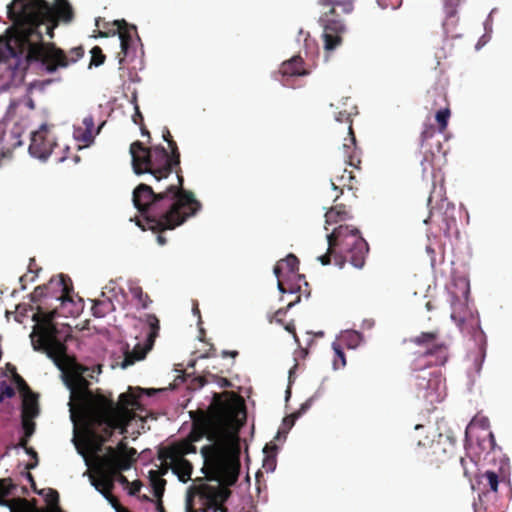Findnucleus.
I'll return each instance as SVG.
<instances>
[{
  "label": "nucleus",
  "instance_id": "f257e3e1",
  "mask_svg": "<svg viewBox=\"0 0 512 512\" xmlns=\"http://www.w3.org/2000/svg\"><path fill=\"white\" fill-rule=\"evenodd\" d=\"M167 144L170 152L162 145L145 147L139 140L130 145L133 171L137 175L150 174L153 182L140 183L132 195L133 204L146 223L137 219L136 225L144 231L173 230L202 208L194 193L184 188L177 143L173 139Z\"/></svg>",
  "mask_w": 512,
  "mask_h": 512
},
{
  "label": "nucleus",
  "instance_id": "f03ea898",
  "mask_svg": "<svg viewBox=\"0 0 512 512\" xmlns=\"http://www.w3.org/2000/svg\"><path fill=\"white\" fill-rule=\"evenodd\" d=\"M228 392L214 393L213 400L206 414L195 421L200 433L194 440L203 435L213 442L201 448L204 459L202 471L216 485H200L196 487L205 506V512H227L225 502L231 496L229 486L234 485L240 470V445L236 439L222 440L226 430L234 418L235 408L230 400L224 399Z\"/></svg>",
  "mask_w": 512,
  "mask_h": 512
},
{
  "label": "nucleus",
  "instance_id": "7ed1b4c3",
  "mask_svg": "<svg viewBox=\"0 0 512 512\" xmlns=\"http://www.w3.org/2000/svg\"><path fill=\"white\" fill-rule=\"evenodd\" d=\"M57 314L56 309L44 311L38 306L33 316L37 324L30 335L31 343L35 351L46 354L62 372L71 394L69 405L76 438L86 446L99 410L97 401L104 394L90 390V383L83 376L87 369L75 357L68 355L66 341L71 336L69 327H58L54 322Z\"/></svg>",
  "mask_w": 512,
  "mask_h": 512
},
{
  "label": "nucleus",
  "instance_id": "20e7f679",
  "mask_svg": "<svg viewBox=\"0 0 512 512\" xmlns=\"http://www.w3.org/2000/svg\"><path fill=\"white\" fill-rule=\"evenodd\" d=\"M84 56L82 46L66 53L53 44L43 42L42 34H1L0 66L10 70L11 77L24 72L30 64L40 62L48 73L66 68Z\"/></svg>",
  "mask_w": 512,
  "mask_h": 512
},
{
  "label": "nucleus",
  "instance_id": "39448f33",
  "mask_svg": "<svg viewBox=\"0 0 512 512\" xmlns=\"http://www.w3.org/2000/svg\"><path fill=\"white\" fill-rule=\"evenodd\" d=\"M6 14L11 25L4 32H54L76 18L69 0H12Z\"/></svg>",
  "mask_w": 512,
  "mask_h": 512
},
{
  "label": "nucleus",
  "instance_id": "423d86ee",
  "mask_svg": "<svg viewBox=\"0 0 512 512\" xmlns=\"http://www.w3.org/2000/svg\"><path fill=\"white\" fill-rule=\"evenodd\" d=\"M139 406L138 398L130 392L121 393L118 401H114L111 393L98 399V413L95 418L92 434L89 436L86 448L93 453L103 451L115 433L125 435L135 417L134 409Z\"/></svg>",
  "mask_w": 512,
  "mask_h": 512
},
{
  "label": "nucleus",
  "instance_id": "0eeeda50",
  "mask_svg": "<svg viewBox=\"0 0 512 512\" xmlns=\"http://www.w3.org/2000/svg\"><path fill=\"white\" fill-rule=\"evenodd\" d=\"M327 252L318 257L322 265L331 263V257L340 268L346 261L362 269L369 252V245L356 227L339 225L327 236Z\"/></svg>",
  "mask_w": 512,
  "mask_h": 512
},
{
  "label": "nucleus",
  "instance_id": "6e6552de",
  "mask_svg": "<svg viewBox=\"0 0 512 512\" xmlns=\"http://www.w3.org/2000/svg\"><path fill=\"white\" fill-rule=\"evenodd\" d=\"M415 457L431 470L446 469L455 458L456 438L449 434L428 431L424 437L412 438Z\"/></svg>",
  "mask_w": 512,
  "mask_h": 512
},
{
  "label": "nucleus",
  "instance_id": "1a4fd4ad",
  "mask_svg": "<svg viewBox=\"0 0 512 512\" xmlns=\"http://www.w3.org/2000/svg\"><path fill=\"white\" fill-rule=\"evenodd\" d=\"M319 5L328 7V11L319 17V24L324 32H344L346 25L344 19L337 12L341 9L344 15L351 14L354 10L353 0H318Z\"/></svg>",
  "mask_w": 512,
  "mask_h": 512
},
{
  "label": "nucleus",
  "instance_id": "9d476101",
  "mask_svg": "<svg viewBox=\"0 0 512 512\" xmlns=\"http://www.w3.org/2000/svg\"><path fill=\"white\" fill-rule=\"evenodd\" d=\"M73 285L71 279L63 274L57 278H52L48 284L37 286L31 293L30 298L33 303H38L42 298L51 295L61 304L72 302Z\"/></svg>",
  "mask_w": 512,
  "mask_h": 512
},
{
  "label": "nucleus",
  "instance_id": "9b49d317",
  "mask_svg": "<svg viewBox=\"0 0 512 512\" xmlns=\"http://www.w3.org/2000/svg\"><path fill=\"white\" fill-rule=\"evenodd\" d=\"M145 322L149 328L146 336L145 344H136L132 351L128 349L124 352V359L122 362V368H127L133 365L136 361L143 360L146 354L154 346L156 338L159 336L160 321L155 314H146Z\"/></svg>",
  "mask_w": 512,
  "mask_h": 512
},
{
  "label": "nucleus",
  "instance_id": "f8f14e48",
  "mask_svg": "<svg viewBox=\"0 0 512 512\" xmlns=\"http://www.w3.org/2000/svg\"><path fill=\"white\" fill-rule=\"evenodd\" d=\"M78 442L85 448L88 453L95 455L97 460L106 462L107 464H110L114 467H122L123 465H127L128 470L131 468L133 462L135 461V455L137 454V451L134 448L128 447L125 439L119 441L116 447L107 446L103 455H99L101 452H90L81 441L78 440Z\"/></svg>",
  "mask_w": 512,
  "mask_h": 512
},
{
  "label": "nucleus",
  "instance_id": "ddd939ff",
  "mask_svg": "<svg viewBox=\"0 0 512 512\" xmlns=\"http://www.w3.org/2000/svg\"><path fill=\"white\" fill-rule=\"evenodd\" d=\"M355 109L356 107L351 103L349 108H344L337 113L336 120L340 123L348 124L349 138L345 139L342 146L344 162L351 167L357 168L361 161L357 153L356 138L352 128L351 118Z\"/></svg>",
  "mask_w": 512,
  "mask_h": 512
},
{
  "label": "nucleus",
  "instance_id": "4468645a",
  "mask_svg": "<svg viewBox=\"0 0 512 512\" xmlns=\"http://www.w3.org/2000/svg\"><path fill=\"white\" fill-rule=\"evenodd\" d=\"M57 148L58 144L55 137L50 133L48 125L43 124L32 133L29 145V152L32 156L47 159L51 154H57L55 151Z\"/></svg>",
  "mask_w": 512,
  "mask_h": 512
},
{
  "label": "nucleus",
  "instance_id": "2eb2a0df",
  "mask_svg": "<svg viewBox=\"0 0 512 512\" xmlns=\"http://www.w3.org/2000/svg\"><path fill=\"white\" fill-rule=\"evenodd\" d=\"M411 342L425 348V356H435L436 364H444L447 360V346L440 340L438 330L422 332L420 335L411 339Z\"/></svg>",
  "mask_w": 512,
  "mask_h": 512
},
{
  "label": "nucleus",
  "instance_id": "dca6fc26",
  "mask_svg": "<svg viewBox=\"0 0 512 512\" xmlns=\"http://www.w3.org/2000/svg\"><path fill=\"white\" fill-rule=\"evenodd\" d=\"M460 465L463 469V475L472 483L473 477H477V483L482 486L483 491L497 492L499 484V476L496 472L487 470L482 474H478L477 463L470 457H459Z\"/></svg>",
  "mask_w": 512,
  "mask_h": 512
},
{
  "label": "nucleus",
  "instance_id": "f3484780",
  "mask_svg": "<svg viewBox=\"0 0 512 512\" xmlns=\"http://www.w3.org/2000/svg\"><path fill=\"white\" fill-rule=\"evenodd\" d=\"M128 470L127 465L122 467H114L106 462L97 460L96 476L91 477V484L103 496L113 491L116 481V476L119 472Z\"/></svg>",
  "mask_w": 512,
  "mask_h": 512
},
{
  "label": "nucleus",
  "instance_id": "a211bd4d",
  "mask_svg": "<svg viewBox=\"0 0 512 512\" xmlns=\"http://www.w3.org/2000/svg\"><path fill=\"white\" fill-rule=\"evenodd\" d=\"M120 39V63L132 62L139 54H143L142 42L139 34H117Z\"/></svg>",
  "mask_w": 512,
  "mask_h": 512
},
{
  "label": "nucleus",
  "instance_id": "6ab92c4d",
  "mask_svg": "<svg viewBox=\"0 0 512 512\" xmlns=\"http://www.w3.org/2000/svg\"><path fill=\"white\" fill-rule=\"evenodd\" d=\"M357 183L358 181L354 176L353 171H348L346 168L343 169L341 174H336L331 179L332 189L339 191L338 195H344L345 190H347L349 202L357 198Z\"/></svg>",
  "mask_w": 512,
  "mask_h": 512
},
{
  "label": "nucleus",
  "instance_id": "aec40b11",
  "mask_svg": "<svg viewBox=\"0 0 512 512\" xmlns=\"http://www.w3.org/2000/svg\"><path fill=\"white\" fill-rule=\"evenodd\" d=\"M469 293H470L469 283L463 282L462 299L455 296L454 294L452 295L451 318L459 327H462L463 323L466 320L467 314H469L468 307H467Z\"/></svg>",
  "mask_w": 512,
  "mask_h": 512
},
{
  "label": "nucleus",
  "instance_id": "412c9836",
  "mask_svg": "<svg viewBox=\"0 0 512 512\" xmlns=\"http://www.w3.org/2000/svg\"><path fill=\"white\" fill-rule=\"evenodd\" d=\"M273 272L277 278H304L303 275L299 274V259L292 253L278 261L274 266Z\"/></svg>",
  "mask_w": 512,
  "mask_h": 512
},
{
  "label": "nucleus",
  "instance_id": "4be33fe9",
  "mask_svg": "<svg viewBox=\"0 0 512 512\" xmlns=\"http://www.w3.org/2000/svg\"><path fill=\"white\" fill-rule=\"evenodd\" d=\"M195 452L196 447L191 442L183 441L161 448L158 452V458L162 462H167V460H173L175 458H185V455Z\"/></svg>",
  "mask_w": 512,
  "mask_h": 512
},
{
  "label": "nucleus",
  "instance_id": "5701e85b",
  "mask_svg": "<svg viewBox=\"0 0 512 512\" xmlns=\"http://www.w3.org/2000/svg\"><path fill=\"white\" fill-rule=\"evenodd\" d=\"M279 73L284 78L308 75V70L304 66V61L300 56H293L291 59L281 64ZM287 80L283 81V85H288Z\"/></svg>",
  "mask_w": 512,
  "mask_h": 512
},
{
  "label": "nucleus",
  "instance_id": "b1692460",
  "mask_svg": "<svg viewBox=\"0 0 512 512\" xmlns=\"http://www.w3.org/2000/svg\"><path fill=\"white\" fill-rule=\"evenodd\" d=\"M96 29L93 32H130L134 30L136 32L137 27L133 24H129L124 19L106 21L105 18L98 17L95 20Z\"/></svg>",
  "mask_w": 512,
  "mask_h": 512
},
{
  "label": "nucleus",
  "instance_id": "393cba45",
  "mask_svg": "<svg viewBox=\"0 0 512 512\" xmlns=\"http://www.w3.org/2000/svg\"><path fill=\"white\" fill-rule=\"evenodd\" d=\"M461 0H443V9L445 18L443 20V29L445 32L454 30L459 22L457 14L458 7L460 6Z\"/></svg>",
  "mask_w": 512,
  "mask_h": 512
},
{
  "label": "nucleus",
  "instance_id": "a878e982",
  "mask_svg": "<svg viewBox=\"0 0 512 512\" xmlns=\"http://www.w3.org/2000/svg\"><path fill=\"white\" fill-rule=\"evenodd\" d=\"M341 195H336L334 198L335 205L331 207L326 213V223L334 224L340 221H344L351 218L350 210L348 205L343 202H339Z\"/></svg>",
  "mask_w": 512,
  "mask_h": 512
},
{
  "label": "nucleus",
  "instance_id": "bb28decb",
  "mask_svg": "<svg viewBox=\"0 0 512 512\" xmlns=\"http://www.w3.org/2000/svg\"><path fill=\"white\" fill-rule=\"evenodd\" d=\"M163 463L171 468L173 473L178 476L181 482L186 483L191 479L193 466L187 459L175 458Z\"/></svg>",
  "mask_w": 512,
  "mask_h": 512
},
{
  "label": "nucleus",
  "instance_id": "cd10ccee",
  "mask_svg": "<svg viewBox=\"0 0 512 512\" xmlns=\"http://www.w3.org/2000/svg\"><path fill=\"white\" fill-rule=\"evenodd\" d=\"M22 398L21 417L36 418L39 415L37 395L30 393Z\"/></svg>",
  "mask_w": 512,
  "mask_h": 512
},
{
  "label": "nucleus",
  "instance_id": "c85d7f7f",
  "mask_svg": "<svg viewBox=\"0 0 512 512\" xmlns=\"http://www.w3.org/2000/svg\"><path fill=\"white\" fill-rule=\"evenodd\" d=\"M438 384H439L438 377H434V378H426L425 376L417 377L416 386L418 387L419 390H424L422 397L429 400L431 403L434 401L433 391L435 390V387Z\"/></svg>",
  "mask_w": 512,
  "mask_h": 512
},
{
  "label": "nucleus",
  "instance_id": "c756f323",
  "mask_svg": "<svg viewBox=\"0 0 512 512\" xmlns=\"http://www.w3.org/2000/svg\"><path fill=\"white\" fill-rule=\"evenodd\" d=\"M150 484L156 498H162L165 491L166 480L163 479L158 471L149 472Z\"/></svg>",
  "mask_w": 512,
  "mask_h": 512
},
{
  "label": "nucleus",
  "instance_id": "7c9ffc66",
  "mask_svg": "<svg viewBox=\"0 0 512 512\" xmlns=\"http://www.w3.org/2000/svg\"><path fill=\"white\" fill-rule=\"evenodd\" d=\"M311 405H312V399L310 398V399L306 400L297 411L286 416L283 419V425L285 427H287L288 429H291L293 427V425L295 424V421L299 417H301L311 407Z\"/></svg>",
  "mask_w": 512,
  "mask_h": 512
},
{
  "label": "nucleus",
  "instance_id": "2f4dec72",
  "mask_svg": "<svg viewBox=\"0 0 512 512\" xmlns=\"http://www.w3.org/2000/svg\"><path fill=\"white\" fill-rule=\"evenodd\" d=\"M132 297L137 300L141 308L147 309L149 305L152 303L151 298L147 293L143 291L140 286H133L129 289Z\"/></svg>",
  "mask_w": 512,
  "mask_h": 512
},
{
  "label": "nucleus",
  "instance_id": "473e14b6",
  "mask_svg": "<svg viewBox=\"0 0 512 512\" xmlns=\"http://www.w3.org/2000/svg\"><path fill=\"white\" fill-rule=\"evenodd\" d=\"M113 304L110 300L108 301H95L92 306L93 315L96 317H104L112 308Z\"/></svg>",
  "mask_w": 512,
  "mask_h": 512
},
{
  "label": "nucleus",
  "instance_id": "72a5a7b5",
  "mask_svg": "<svg viewBox=\"0 0 512 512\" xmlns=\"http://www.w3.org/2000/svg\"><path fill=\"white\" fill-rule=\"evenodd\" d=\"M450 109L448 106H446L445 108H442L440 109L439 111H437L436 115H435V119L438 123V127H439V131L440 132H444L448 126V121H449V118H450Z\"/></svg>",
  "mask_w": 512,
  "mask_h": 512
},
{
  "label": "nucleus",
  "instance_id": "f704fd0d",
  "mask_svg": "<svg viewBox=\"0 0 512 512\" xmlns=\"http://www.w3.org/2000/svg\"><path fill=\"white\" fill-rule=\"evenodd\" d=\"M106 56L103 54L101 48L99 46H94L91 49V61L89 66H100L104 63Z\"/></svg>",
  "mask_w": 512,
  "mask_h": 512
},
{
  "label": "nucleus",
  "instance_id": "c9c22d12",
  "mask_svg": "<svg viewBox=\"0 0 512 512\" xmlns=\"http://www.w3.org/2000/svg\"><path fill=\"white\" fill-rule=\"evenodd\" d=\"M75 138L86 145L91 144L94 141V133L91 131L83 130V128L79 127L75 129L74 132Z\"/></svg>",
  "mask_w": 512,
  "mask_h": 512
},
{
  "label": "nucleus",
  "instance_id": "e433bc0d",
  "mask_svg": "<svg viewBox=\"0 0 512 512\" xmlns=\"http://www.w3.org/2000/svg\"><path fill=\"white\" fill-rule=\"evenodd\" d=\"M324 45L327 51H332L341 43L340 34H323Z\"/></svg>",
  "mask_w": 512,
  "mask_h": 512
},
{
  "label": "nucleus",
  "instance_id": "4c0bfd02",
  "mask_svg": "<svg viewBox=\"0 0 512 512\" xmlns=\"http://www.w3.org/2000/svg\"><path fill=\"white\" fill-rule=\"evenodd\" d=\"M13 380L19 392L22 394V397L30 393H33L28 384L26 383V381L16 371L14 372Z\"/></svg>",
  "mask_w": 512,
  "mask_h": 512
},
{
  "label": "nucleus",
  "instance_id": "58836bf2",
  "mask_svg": "<svg viewBox=\"0 0 512 512\" xmlns=\"http://www.w3.org/2000/svg\"><path fill=\"white\" fill-rule=\"evenodd\" d=\"M333 349H334V352H335V358H334V368H339V367H343L346 365V358H345V354L344 352L342 351L341 347L339 344L337 343H333Z\"/></svg>",
  "mask_w": 512,
  "mask_h": 512
},
{
  "label": "nucleus",
  "instance_id": "ea45409f",
  "mask_svg": "<svg viewBox=\"0 0 512 512\" xmlns=\"http://www.w3.org/2000/svg\"><path fill=\"white\" fill-rule=\"evenodd\" d=\"M21 424L26 437H31L35 432L34 418L21 417Z\"/></svg>",
  "mask_w": 512,
  "mask_h": 512
},
{
  "label": "nucleus",
  "instance_id": "a19ab883",
  "mask_svg": "<svg viewBox=\"0 0 512 512\" xmlns=\"http://www.w3.org/2000/svg\"><path fill=\"white\" fill-rule=\"evenodd\" d=\"M377 3L382 9L395 10L401 6L402 0H377Z\"/></svg>",
  "mask_w": 512,
  "mask_h": 512
},
{
  "label": "nucleus",
  "instance_id": "79ce46f5",
  "mask_svg": "<svg viewBox=\"0 0 512 512\" xmlns=\"http://www.w3.org/2000/svg\"><path fill=\"white\" fill-rule=\"evenodd\" d=\"M48 496H49V498L47 499V502L50 505L55 506V512H63L58 506V502H59L58 492L56 490L50 489Z\"/></svg>",
  "mask_w": 512,
  "mask_h": 512
},
{
  "label": "nucleus",
  "instance_id": "37998d69",
  "mask_svg": "<svg viewBox=\"0 0 512 512\" xmlns=\"http://www.w3.org/2000/svg\"><path fill=\"white\" fill-rule=\"evenodd\" d=\"M435 134V128L432 125H427L424 130L422 131L420 138H421V145H424V142L428 139L432 138Z\"/></svg>",
  "mask_w": 512,
  "mask_h": 512
},
{
  "label": "nucleus",
  "instance_id": "c03bdc74",
  "mask_svg": "<svg viewBox=\"0 0 512 512\" xmlns=\"http://www.w3.org/2000/svg\"><path fill=\"white\" fill-rule=\"evenodd\" d=\"M278 279V284H277V287H278V290L281 292V293H286V292H289V293H294L295 292V289L293 287H289L287 288L285 286V283L289 280H291L290 278H287V277H280V278H277Z\"/></svg>",
  "mask_w": 512,
  "mask_h": 512
},
{
  "label": "nucleus",
  "instance_id": "a18cd8bd",
  "mask_svg": "<svg viewBox=\"0 0 512 512\" xmlns=\"http://www.w3.org/2000/svg\"><path fill=\"white\" fill-rule=\"evenodd\" d=\"M0 391L5 398H12L15 395L14 388L8 385L5 381L0 383Z\"/></svg>",
  "mask_w": 512,
  "mask_h": 512
},
{
  "label": "nucleus",
  "instance_id": "49530a36",
  "mask_svg": "<svg viewBox=\"0 0 512 512\" xmlns=\"http://www.w3.org/2000/svg\"><path fill=\"white\" fill-rule=\"evenodd\" d=\"M25 451L28 455H30L35 460V462H33V463H28L26 465V469L27 470L34 469L38 464V454L32 447L26 448Z\"/></svg>",
  "mask_w": 512,
  "mask_h": 512
},
{
  "label": "nucleus",
  "instance_id": "de8ad7c7",
  "mask_svg": "<svg viewBox=\"0 0 512 512\" xmlns=\"http://www.w3.org/2000/svg\"><path fill=\"white\" fill-rule=\"evenodd\" d=\"M104 498L111 504L113 508L116 509L117 512H120L122 509L119 500L110 492L109 494L105 495Z\"/></svg>",
  "mask_w": 512,
  "mask_h": 512
},
{
  "label": "nucleus",
  "instance_id": "09e8293b",
  "mask_svg": "<svg viewBox=\"0 0 512 512\" xmlns=\"http://www.w3.org/2000/svg\"><path fill=\"white\" fill-rule=\"evenodd\" d=\"M82 124L84 126L83 130H87V131L93 132V129H94V119H93V117L91 115L86 116L83 119Z\"/></svg>",
  "mask_w": 512,
  "mask_h": 512
},
{
  "label": "nucleus",
  "instance_id": "8fccbe9b",
  "mask_svg": "<svg viewBox=\"0 0 512 512\" xmlns=\"http://www.w3.org/2000/svg\"><path fill=\"white\" fill-rule=\"evenodd\" d=\"M132 120L137 125L144 124V118L138 106L135 107V113L132 116Z\"/></svg>",
  "mask_w": 512,
  "mask_h": 512
},
{
  "label": "nucleus",
  "instance_id": "3c124183",
  "mask_svg": "<svg viewBox=\"0 0 512 512\" xmlns=\"http://www.w3.org/2000/svg\"><path fill=\"white\" fill-rule=\"evenodd\" d=\"M36 276H37L36 274L30 275L28 273L21 276L19 279L20 283H21V288L25 289L27 282H33L35 280Z\"/></svg>",
  "mask_w": 512,
  "mask_h": 512
},
{
  "label": "nucleus",
  "instance_id": "603ef678",
  "mask_svg": "<svg viewBox=\"0 0 512 512\" xmlns=\"http://www.w3.org/2000/svg\"><path fill=\"white\" fill-rule=\"evenodd\" d=\"M496 12H497L496 8L492 9V11L490 12L488 18L484 22V30H485V32H491L492 31V19H493V15Z\"/></svg>",
  "mask_w": 512,
  "mask_h": 512
},
{
  "label": "nucleus",
  "instance_id": "864d4df0",
  "mask_svg": "<svg viewBox=\"0 0 512 512\" xmlns=\"http://www.w3.org/2000/svg\"><path fill=\"white\" fill-rule=\"evenodd\" d=\"M211 376L213 377V379L217 380L218 384L221 387H230L231 386V382L227 378L218 377L216 375H211Z\"/></svg>",
  "mask_w": 512,
  "mask_h": 512
},
{
  "label": "nucleus",
  "instance_id": "5fc2aeb1",
  "mask_svg": "<svg viewBox=\"0 0 512 512\" xmlns=\"http://www.w3.org/2000/svg\"><path fill=\"white\" fill-rule=\"evenodd\" d=\"M141 486H142V485H141V482H140V481H134V482L132 483V487H131V489H130V494H131V495H136V494L140 491Z\"/></svg>",
  "mask_w": 512,
  "mask_h": 512
},
{
  "label": "nucleus",
  "instance_id": "6e6d98bb",
  "mask_svg": "<svg viewBox=\"0 0 512 512\" xmlns=\"http://www.w3.org/2000/svg\"><path fill=\"white\" fill-rule=\"evenodd\" d=\"M239 355V352L236 351V350H232V351H229V350H223L221 352V356L223 358H226V357H232V358H236L237 356Z\"/></svg>",
  "mask_w": 512,
  "mask_h": 512
},
{
  "label": "nucleus",
  "instance_id": "4d7b16f0",
  "mask_svg": "<svg viewBox=\"0 0 512 512\" xmlns=\"http://www.w3.org/2000/svg\"><path fill=\"white\" fill-rule=\"evenodd\" d=\"M162 137H163L164 141H166V142L169 140H173L170 130L167 127H164Z\"/></svg>",
  "mask_w": 512,
  "mask_h": 512
},
{
  "label": "nucleus",
  "instance_id": "13d9d810",
  "mask_svg": "<svg viewBox=\"0 0 512 512\" xmlns=\"http://www.w3.org/2000/svg\"><path fill=\"white\" fill-rule=\"evenodd\" d=\"M156 511L157 512H166L165 507L163 505L162 498H157V500H156Z\"/></svg>",
  "mask_w": 512,
  "mask_h": 512
},
{
  "label": "nucleus",
  "instance_id": "bf43d9fd",
  "mask_svg": "<svg viewBox=\"0 0 512 512\" xmlns=\"http://www.w3.org/2000/svg\"><path fill=\"white\" fill-rule=\"evenodd\" d=\"M116 481H118L122 485L129 484L128 479L123 474H121V472H119V474L116 476Z\"/></svg>",
  "mask_w": 512,
  "mask_h": 512
},
{
  "label": "nucleus",
  "instance_id": "052dcab7",
  "mask_svg": "<svg viewBox=\"0 0 512 512\" xmlns=\"http://www.w3.org/2000/svg\"><path fill=\"white\" fill-rule=\"evenodd\" d=\"M139 127H140V130H141V134L143 136H146L148 138V142H150L151 135H150V132L148 131V129L146 128L145 124L139 125Z\"/></svg>",
  "mask_w": 512,
  "mask_h": 512
},
{
  "label": "nucleus",
  "instance_id": "680f3d73",
  "mask_svg": "<svg viewBox=\"0 0 512 512\" xmlns=\"http://www.w3.org/2000/svg\"><path fill=\"white\" fill-rule=\"evenodd\" d=\"M285 315V311L283 309H278L273 318L277 321V322H280L281 321V317Z\"/></svg>",
  "mask_w": 512,
  "mask_h": 512
},
{
  "label": "nucleus",
  "instance_id": "e2e57ef3",
  "mask_svg": "<svg viewBox=\"0 0 512 512\" xmlns=\"http://www.w3.org/2000/svg\"><path fill=\"white\" fill-rule=\"evenodd\" d=\"M30 437H26L25 435L20 439L19 441V446L22 447L23 449H26L28 448V440H29Z\"/></svg>",
  "mask_w": 512,
  "mask_h": 512
},
{
  "label": "nucleus",
  "instance_id": "0e129e2a",
  "mask_svg": "<svg viewBox=\"0 0 512 512\" xmlns=\"http://www.w3.org/2000/svg\"><path fill=\"white\" fill-rule=\"evenodd\" d=\"M489 442H490V448L492 450H494L495 446H496V442H495L494 434L492 432L489 433Z\"/></svg>",
  "mask_w": 512,
  "mask_h": 512
},
{
  "label": "nucleus",
  "instance_id": "69168bd1",
  "mask_svg": "<svg viewBox=\"0 0 512 512\" xmlns=\"http://www.w3.org/2000/svg\"><path fill=\"white\" fill-rule=\"evenodd\" d=\"M157 242H158L160 245H165V244L167 243V240H166V238H165L163 235L159 234V235L157 236Z\"/></svg>",
  "mask_w": 512,
  "mask_h": 512
},
{
  "label": "nucleus",
  "instance_id": "338daca9",
  "mask_svg": "<svg viewBox=\"0 0 512 512\" xmlns=\"http://www.w3.org/2000/svg\"><path fill=\"white\" fill-rule=\"evenodd\" d=\"M425 162H428L430 165H432V159H429L428 156L424 157L423 161L421 162V165L423 166V171L427 169L425 166Z\"/></svg>",
  "mask_w": 512,
  "mask_h": 512
},
{
  "label": "nucleus",
  "instance_id": "774afa93",
  "mask_svg": "<svg viewBox=\"0 0 512 512\" xmlns=\"http://www.w3.org/2000/svg\"><path fill=\"white\" fill-rule=\"evenodd\" d=\"M425 307L428 311L435 309V305L432 303V301H427Z\"/></svg>",
  "mask_w": 512,
  "mask_h": 512
}]
</instances>
